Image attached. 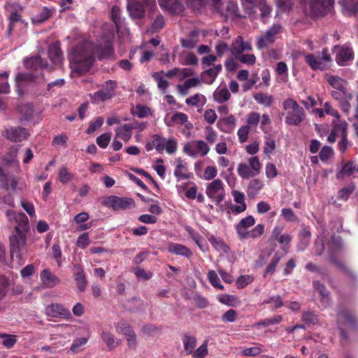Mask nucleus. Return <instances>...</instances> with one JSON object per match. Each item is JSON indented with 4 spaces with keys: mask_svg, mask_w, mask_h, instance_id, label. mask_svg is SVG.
<instances>
[{
    "mask_svg": "<svg viewBox=\"0 0 358 358\" xmlns=\"http://www.w3.org/2000/svg\"><path fill=\"white\" fill-rule=\"evenodd\" d=\"M9 221L14 220L17 225L15 226V231L10 236V256H15L19 261H22L27 253V237L25 231L28 229L29 224L27 216L22 213H17L12 210L6 212Z\"/></svg>",
    "mask_w": 358,
    "mask_h": 358,
    "instance_id": "1",
    "label": "nucleus"
},
{
    "mask_svg": "<svg viewBox=\"0 0 358 358\" xmlns=\"http://www.w3.org/2000/svg\"><path fill=\"white\" fill-rule=\"evenodd\" d=\"M71 68L79 73L90 70L94 62V45L89 41L78 44L69 57Z\"/></svg>",
    "mask_w": 358,
    "mask_h": 358,
    "instance_id": "2",
    "label": "nucleus"
},
{
    "mask_svg": "<svg viewBox=\"0 0 358 358\" xmlns=\"http://www.w3.org/2000/svg\"><path fill=\"white\" fill-rule=\"evenodd\" d=\"M339 4L347 14L358 12V0H338ZM334 4V0H310L308 8L304 7L305 12L313 15H323L329 10Z\"/></svg>",
    "mask_w": 358,
    "mask_h": 358,
    "instance_id": "3",
    "label": "nucleus"
},
{
    "mask_svg": "<svg viewBox=\"0 0 358 358\" xmlns=\"http://www.w3.org/2000/svg\"><path fill=\"white\" fill-rule=\"evenodd\" d=\"M282 108L287 112L285 123L291 126L299 125L306 117L304 109L297 102L288 98L282 102Z\"/></svg>",
    "mask_w": 358,
    "mask_h": 358,
    "instance_id": "4",
    "label": "nucleus"
},
{
    "mask_svg": "<svg viewBox=\"0 0 358 358\" xmlns=\"http://www.w3.org/2000/svg\"><path fill=\"white\" fill-rule=\"evenodd\" d=\"M304 59L313 71H325L329 67L331 62V56L326 48L315 54L306 55Z\"/></svg>",
    "mask_w": 358,
    "mask_h": 358,
    "instance_id": "5",
    "label": "nucleus"
},
{
    "mask_svg": "<svg viewBox=\"0 0 358 358\" xmlns=\"http://www.w3.org/2000/svg\"><path fill=\"white\" fill-rule=\"evenodd\" d=\"M5 8L9 12L8 16L9 24L7 32L8 36H10L16 23H24V20L21 15L24 10V7L17 2H8L5 5Z\"/></svg>",
    "mask_w": 358,
    "mask_h": 358,
    "instance_id": "6",
    "label": "nucleus"
},
{
    "mask_svg": "<svg viewBox=\"0 0 358 358\" xmlns=\"http://www.w3.org/2000/svg\"><path fill=\"white\" fill-rule=\"evenodd\" d=\"M210 151L208 143L202 140L193 141L187 143L183 146V152L189 157L196 158L205 157Z\"/></svg>",
    "mask_w": 358,
    "mask_h": 358,
    "instance_id": "7",
    "label": "nucleus"
},
{
    "mask_svg": "<svg viewBox=\"0 0 358 358\" xmlns=\"http://www.w3.org/2000/svg\"><path fill=\"white\" fill-rule=\"evenodd\" d=\"M116 88L117 83L109 80L102 85L101 90L90 94L91 101L94 103H98L99 101L108 100L114 96Z\"/></svg>",
    "mask_w": 358,
    "mask_h": 358,
    "instance_id": "8",
    "label": "nucleus"
},
{
    "mask_svg": "<svg viewBox=\"0 0 358 358\" xmlns=\"http://www.w3.org/2000/svg\"><path fill=\"white\" fill-rule=\"evenodd\" d=\"M206 194L216 204H219L224 200L225 196L223 182L217 178L208 183L206 186Z\"/></svg>",
    "mask_w": 358,
    "mask_h": 358,
    "instance_id": "9",
    "label": "nucleus"
},
{
    "mask_svg": "<svg viewBox=\"0 0 358 358\" xmlns=\"http://www.w3.org/2000/svg\"><path fill=\"white\" fill-rule=\"evenodd\" d=\"M104 205L110 207L115 210L131 209L135 207V202L132 199L110 196L104 201Z\"/></svg>",
    "mask_w": 358,
    "mask_h": 358,
    "instance_id": "10",
    "label": "nucleus"
},
{
    "mask_svg": "<svg viewBox=\"0 0 358 358\" xmlns=\"http://www.w3.org/2000/svg\"><path fill=\"white\" fill-rule=\"evenodd\" d=\"M281 29L282 27L279 24H274L266 31L264 35L259 38L257 43V48L263 49L272 44L275 41L276 36L280 32Z\"/></svg>",
    "mask_w": 358,
    "mask_h": 358,
    "instance_id": "11",
    "label": "nucleus"
},
{
    "mask_svg": "<svg viewBox=\"0 0 358 358\" xmlns=\"http://www.w3.org/2000/svg\"><path fill=\"white\" fill-rule=\"evenodd\" d=\"M333 50L336 52V61L340 66L346 65L348 61L353 59V50L348 44H344L342 46H335Z\"/></svg>",
    "mask_w": 358,
    "mask_h": 358,
    "instance_id": "12",
    "label": "nucleus"
},
{
    "mask_svg": "<svg viewBox=\"0 0 358 358\" xmlns=\"http://www.w3.org/2000/svg\"><path fill=\"white\" fill-rule=\"evenodd\" d=\"M282 227H275L272 231L271 238L282 245V249L284 252H287L292 238L288 234H282Z\"/></svg>",
    "mask_w": 358,
    "mask_h": 358,
    "instance_id": "13",
    "label": "nucleus"
},
{
    "mask_svg": "<svg viewBox=\"0 0 358 358\" xmlns=\"http://www.w3.org/2000/svg\"><path fill=\"white\" fill-rule=\"evenodd\" d=\"M45 314L52 317H61L64 319L71 318L70 310L62 304L55 303L45 307Z\"/></svg>",
    "mask_w": 358,
    "mask_h": 358,
    "instance_id": "14",
    "label": "nucleus"
},
{
    "mask_svg": "<svg viewBox=\"0 0 358 358\" xmlns=\"http://www.w3.org/2000/svg\"><path fill=\"white\" fill-rule=\"evenodd\" d=\"M342 248V241L339 236H334L328 243L327 252L329 257V261L335 266L343 268V264L334 257V255Z\"/></svg>",
    "mask_w": 358,
    "mask_h": 358,
    "instance_id": "15",
    "label": "nucleus"
},
{
    "mask_svg": "<svg viewBox=\"0 0 358 358\" xmlns=\"http://www.w3.org/2000/svg\"><path fill=\"white\" fill-rule=\"evenodd\" d=\"M174 176L178 181L187 180L192 178V174L189 172L188 164L180 157L175 159Z\"/></svg>",
    "mask_w": 358,
    "mask_h": 358,
    "instance_id": "16",
    "label": "nucleus"
},
{
    "mask_svg": "<svg viewBox=\"0 0 358 358\" xmlns=\"http://www.w3.org/2000/svg\"><path fill=\"white\" fill-rule=\"evenodd\" d=\"M255 224V219L252 215H248L241 219L238 224L235 225L236 233L241 240L245 239L250 230L248 229Z\"/></svg>",
    "mask_w": 358,
    "mask_h": 358,
    "instance_id": "17",
    "label": "nucleus"
},
{
    "mask_svg": "<svg viewBox=\"0 0 358 358\" xmlns=\"http://www.w3.org/2000/svg\"><path fill=\"white\" fill-rule=\"evenodd\" d=\"M252 50L251 43L248 41H244L242 36H237L232 42L230 52L236 57L244 51Z\"/></svg>",
    "mask_w": 358,
    "mask_h": 358,
    "instance_id": "18",
    "label": "nucleus"
},
{
    "mask_svg": "<svg viewBox=\"0 0 358 358\" xmlns=\"http://www.w3.org/2000/svg\"><path fill=\"white\" fill-rule=\"evenodd\" d=\"M7 138L11 141L20 142L27 139L29 135L27 130L20 127H10L5 131Z\"/></svg>",
    "mask_w": 358,
    "mask_h": 358,
    "instance_id": "19",
    "label": "nucleus"
},
{
    "mask_svg": "<svg viewBox=\"0 0 358 358\" xmlns=\"http://www.w3.org/2000/svg\"><path fill=\"white\" fill-rule=\"evenodd\" d=\"M100 338L108 351L115 350L121 343L120 339L116 338L111 332L106 329H103L101 331Z\"/></svg>",
    "mask_w": 358,
    "mask_h": 358,
    "instance_id": "20",
    "label": "nucleus"
},
{
    "mask_svg": "<svg viewBox=\"0 0 358 358\" xmlns=\"http://www.w3.org/2000/svg\"><path fill=\"white\" fill-rule=\"evenodd\" d=\"M160 7L171 13L178 14L183 10L180 0H159Z\"/></svg>",
    "mask_w": 358,
    "mask_h": 358,
    "instance_id": "21",
    "label": "nucleus"
},
{
    "mask_svg": "<svg viewBox=\"0 0 358 358\" xmlns=\"http://www.w3.org/2000/svg\"><path fill=\"white\" fill-rule=\"evenodd\" d=\"M187 115L181 112H176L175 113L166 114L164 117V122L167 127H173L177 125L183 124L187 122Z\"/></svg>",
    "mask_w": 358,
    "mask_h": 358,
    "instance_id": "22",
    "label": "nucleus"
},
{
    "mask_svg": "<svg viewBox=\"0 0 358 358\" xmlns=\"http://www.w3.org/2000/svg\"><path fill=\"white\" fill-rule=\"evenodd\" d=\"M350 176L358 178V164H355L352 161L344 164L336 174V177L338 179H343L345 176Z\"/></svg>",
    "mask_w": 358,
    "mask_h": 358,
    "instance_id": "23",
    "label": "nucleus"
},
{
    "mask_svg": "<svg viewBox=\"0 0 358 358\" xmlns=\"http://www.w3.org/2000/svg\"><path fill=\"white\" fill-rule=\"evenodd\" d=\"M40 277L42 284L47 288H52L59 282V279L48 269L43 270Z\"/></svg>",
    "mask_w": 358,
    "mask_h": 358,
    "instance_id": "24",
    "label": "nucleus"
},
{
    "mask_svg": "<svg viewBox=\"0 0 358 358\" xmlns=\"http://www.w3.org/2000/svg\"><path fill=\"white\" fill-rule=\"evenodd\" d=\"M127 10L133 18H141L145 12L143 4L136 0H128Z\"/></svg>",
    "mask_w": 358,
    "mask_h": 358,
    "instance_id": "25",
    "label": "nucleus"
},
{
    "mask_svg": "<svg viewBox=\"0 0 358 358\" xmlns=\"http://www.w3.org/2000/svg\"><path fill=\"white\" fill-rule=\"evenodd\" d=\"M167 250L172 254L189 258L192 256V251L185 245L176 243H171L167 246Z\"/></svg>",
    "mask_w": 358,
    "mask_h": 358,
    "instance_id": "26",
    "label": "nucleus"
},
{
    "mask_svg": "<svg viewBox=\"0 0 358 358\" xmlns=\"http://www.w3.org/2000/svg\"><path fill=\"white\" fill-rule=\"evenodd\" d=\"M325 79L336 90H339L343 92H344V90H347V81L338 76L326 74Z\"/></svg>",
    "mask_w": 358,
    "mask_h": 358,
    "instance_id": "27",
    "label": "nucleus"
},
{
    "mask_svg": "<svg viewBox=\"0 0 358 358\" xmlns=\"http://www.w3.org/2000/svg\"><path fill=\"white\" fill-rule=\"evenodd\" d=\"M48 57L55 64H59L62 62L63 55L59 42H55L49 46Z\"/></svg>",
    "mask_w": 358,
    "mask_h": 358,
    "instance_id": "28",
    "label": "nucleus"
},
{
    "mask_svg": "<svg viewBox=\"0 0 358 358\" xmlns=\"http://www.w3.org/2000/svg\"><path fill=\"white\" fill-rule=\"evenodd\" d=\"M200 31L193 30L186 38L181 39V45L188 49L194 48L201 39Z\"/></svg>",
    "mask_w": 358,
    "mask_h": 358,
    "instance_id": "29",
    "label": "nucleus"
},
{
    "mask_svg": "<svg viewBox=\"0 0 358 358\" xmlns=\"http://www.w3.org/2000/svg\"><path fill=\"white\" fill-rule=\"evenodd\" d=\"M222 69V66L221 64H217L213 68L203 71L201 74L202 81L206 84H212Z\"/></svg>",
    "mask_w": 358,
    "mask_h": 358,
    "instance_id": "30",
    "label": "nucleus"
},
{
    "mask_svg": "<svg viewBox=\"0 0 358 358\" xmlns=\"http://www.w3.org/2000/svg\"><path fill=\"white\" fill-rule=\"evenodd\" d=\"M337 321L339 325L342 323L354 325L356 324L357 317L355 313L350 310H341L337 313Z\"/></svg>",
    "mask_w": 358,
    "mask_h": 358,
    "instance_id": "31",
    "label": "nucleus"
},
{
    "mask_svg": "<svg viewBox=\"0 0 358 358\" xmlns=\"http://www.w3.org/2000/svg\"><path fill=\"white\" fill-rule=\"evenodd\" d=\"M36 76L33 73H20L15 77V83L17 92L18 94L21 95L23 94V90L22 87L23 86V83L27 81L36 80Z\"/></svg>",
    "mask_w": 358,
    "mask_h": 358,
    "instance_id": "32",
    "label": "nucleus"
},
{
    "mask_svg": "<svg viewBox=\"0 0 358 358\" xmlns=\"http://www.w3.org/2000/svg\"><path fill=\"white\" fill-rule=\"evenodd\" d=\"M200 85V80L198 78H191L185 81L182 85H177L178 92L185 96L189 93V90Z\"/></svg>",
    "mask_w": 358,
    "mask_h": 358,
    "instance_id": "33",
    "label": "nucleus"
},
{
    "mask_svg": "<svg viewBox=\"0 0 358 358\" xmlns=\"http://www.w3.org/2000/svg\"><path fill=\"white\" fill-rule=\"evenodd\" d=\"M311 233L307 228L302 229L299 234V241L297 244V250L303 251L309 245Z\"/></svg>",
    "mask_w": 358,
    "mask_h": 358,
    "instance_id": "34",
    "label": "nucleus"
},
{
    "mask_svg": "<svg viewBox=\"0 0 358 358\" xmlns=\"http://www.w3.org/2000/svg\"><path fill=\"white\" fill-rule=\"evenodd\" d=\"M213 97L216 102L224 103L230 99L231 94L225 85H220L215 90Z\"/></svg>",
    "mask_w": 358,
    "mask_h": 358,
    "instance_id": "35",
    "label": "nucleus"
},
{
    "mask_svg": "<svg viewBox=\"0 0 358 358\" xmlns=\"http://www.w3.org/2000/svg\"><path fill=\"white\" fill-rule=\"evenodd\" d=\"M132 129L129 124H124L115 129L116 137L121 138L125 142H128L132 136Z\"/></svg>",
    "mask_w": 358,
    "mask_h": 358,
    "instance_id": "36",
    "label": "nucleus"
},
{
    "mask_svg": "<svg viewBox=\"0 0 358 358\" xmlns=\"http://www.w3.org/2000/svg\"><path fill=\"white\" fill-rule=\"evenodd\" d=\"M206 103V98L201 94H195L186 99L185 103L189 106L202 107Z\"/></svg>",
    "mask_w": 358,
    "mask_h": 358,
    "instance_id": "37",
    "label": "nucleus"
},
{
    "mask_svg": "<svg viewBox=\"0 0 358 358\" xmlns=\"http://www.w3.org/2000/svg\"><path fill=\"white\" fill-rule=\"evenodd\" d=\"M24 65L27 69H44L47 66L46 62L43 61L40 56L33 57L24 61Z\"/></svg>",
    "mask_w": 358,
    "mask_h": 358,
    "instance_id": "38",
    "label": "nucleus"
},
{
    "mask_svg": "<svg viewBox=\"0 0 358 358\" xmlns=\"http://www.w3.org/2000/svg\"><path fill=\"white\" fill-rule=\"evenodd\" d=\"M327 235V232L323 230L315 240L313 247L315 255L320 256L323 254L324 250V243Z\"/></svg>",
    "mask_w": 358,
    "mask_h": 358,
    "instance_id": "39",
    "label": "nucleus"
},
{
    "mask_svg": "<svg viewBox=\"0 0 358 358\" xmlns=\"http://www.w3.org/2000/svg\"><path fill=\"white\" fill-rule=\"evenodd\" d=\"M254 99L259 104L264 107L271 106L274 101V98L272 95L261 92L255 94Z\"/></svg>",
    "mask_w": 358,
    "mask_h": 358,
    "instance_id": "40",
    "label": "nucleus"
},
{
    "mask_svg": "<svg viewBox=\"0 0 358 358\" xmlns=\"http://www.w3.org/2000/svg\"><path fill=\"white\" fill-rule=\"evenodd\" d=\"M50 15V10L44 7L38 14L31 17V22L34 24H40L49 19Z\"/></svg>",
    "mask_w": 358,
    "mask_h": 358,
    "instance_id": "41",
    "label": "nucleus"
},
{
    "mask_svg": "<svg viewBox=\"0 0 358 358\" xmlns=\"http://www.w3.org/2000/svg\"><path fill=\"white\" fill-rule=\"evenodd\" d=\"M264 187V182L259 179L255 178L250 181L248 187V194L250 196H255Z\"/></svg>",
    "mask_w": 358,
    "mask_h": 358,
    "instance_id": "42",
    "label": "nucleus"
},
{
    "mask_svg": "<svg viewBox=\"0 0 358 358\" xmlns=\"http://www.w3.org/2000/svg\"><path fill=\"white\" fill-rule=\"evenodd\" d=\"M208 241L217 251L225 253L228 252L229 247L224 243L223 240L221 239L220 238L211 236L208 238Z\"/></svg>",
    "mask_w": 358,
    "mask_h": 358,
    "instance_id": "43",
    "label": "nucleus"
},
{
    "mask_svg": "<svg viewBox=\"0 0 358 358\" xmlns=\"http://www.w3.org/2000/svg\"><path fill=\"white\" fill-rule=\"evenodd\" d=\"M237 173L238 176L243 179H248L250 178L256 176L252 171L250 166L245 163H241L238 165Z\"/></svg>",
    "mask_w": 358,
    "mask_h": 358,
    "instance_id": "44",
    "label": "nucleus"
},
{
    "mask_svg": "<svg viewBox=\"0 0 358 358\" xmlns=\"http://www.w3.org/2000/svg\"><path fill=\"white\" fill-rule=\"evenodd\" d=\"M183 345L184 349L187 354L192 353L193 350L196 347V338L188 334H185L183 336Z\"/></svg>",
    "mask_w": 358,
    "mask_h": 358,
    "instance_id": "45",
    "label": "nucleus"
},
{
    "mask_svg": "<svg viewBox=\"0 0 358 358\" xmlns=\"http://www.w3.org/2000/svg\"><path fill=\"white\" fill-rule=\"evenodd\" d=\"M275 71L278 74V80L282 83H287L288 80V68L283 62H280L276 65Z\"/></svg>",
    "mask_w": 358,
    "mask_h": 358,
    "instance_id": "46",
    "label": "nucleus"
},
{
    "mask_svg": "<svg viewBox=\"0 0 358 358\" xmlns=\"http://www.w3.org/2000/svg\"><path fill=\"white\" fill-rule=\"evenodd\" d=\"M15 335L0 333V339L2 340L1 345L7 349L12 348L17 343Z\"/></svg>",
    "mask_w": 358,
    "mask_h": 358,
    "instance_id": "47",
    "label": "nucleus"
},
{
    "mask_svg": "<svg viewBox=\"0 0 358 358\" xmlns=\"http://www.w3.org/2000/svg\"><path fill=\"white\" fill-rule=\"evenodd\" d=\"M18 110L22 115V118L25 120H31L34 115V108L32 104L26 103L18 106Z\"/></svg>",
    "mask_w": 358,
    "mask_h": 358,
    "instance_id": "48",
    "label": "nucleus"
},
{
    "mask_svg": "<svg viewBox=\"0 0 358 358\" xmlns=\"http://www.w3.org/2000/svg\"><path fill=\"white\" fill-rule=\"evenodd\" d=\"M340 127L342 130V138L338 143V148L341 152H344L349 146V142L347 139V124L344 122L340 125Z\"/></svg>",
    "mask_w": 358,
    "mask_h": 358,
    "instance_id": "49",
    "label": "nucleus"
},
{
    "mask_svg": "<svg viewBox=\"0 0 358 358\" xmlns=\"http://www.w3.org/2000/svg\"><path fill=\"white\" fill-rule=\"evenodd\" d=\"M131 113L139 118H144L150 114V109L147 106L138 104L131 109Z\"/></svg>",
    "mask_w": 358,
    "mask_h": 358,
    "instance_id": "50",
    "label": "nucleus"
},
{
    "mask_svg": "<svg viewBox=\"0 0 358 358\" xmlns=\"http://www.w3.org/2000/svg\"><path fill=\"white\" fill-rule=\"evenodd\" d=\"M164 76H165L163 72H156L153 74V78L157 81L159 89L164 92L169 86V82Z\"/></svg>",
    "mask_w": 358,
    "mask_h": 358,
    "instance_id": "51",
    "label": "nucleus"
},
{
    "mask_svg": "<svg viewBox=\"0 0 358 358\" xmlns=\"http://www.w3.org/2000/svg\"><path fill=\"white\" fill-rule=\"evenodd\" d=\"M58 178L62 183L65 184L70 182L73 179V176L69 171L66 167L63 166L59 169Z\"/></svg>",
    "mask_w": 358,
    "mask_h": 358,
    "instance_id": "52",
    "label": "nucleus"
},
{
    "mask_svg": "<svg viewBox=\"0 0 358 358\" xmlns=\"http://www.w3.org/2000/svg\"><path fill=\"white\" fill-rule=\"evenodd\" d=\"M235 59L240 61L241 63L248 66H252L256 62V57L252 54L241 53L239 55L236 56Z\"/></svg>",
    "mask_w": 358,
    "mask_h": 358,
    "instance_id": "53",
    "label": "nucleus"
},
{
    "mask_svg": "<svg viewBox=\"0 0 358 358\" xmlns=\"http://www.w3.org/2000/svg\"><path fill=\"white\" fill-rule=\"evenodd\" d=\"M208 279L210 284L215 288L219 289H223L224 286L220 283V278L216 273V272L213 270H210L208 272Z\"/></svg>",
    "mask_w": 358,
    "mask_h": 358,
    "instance_id": "54",
    "label": "nucleus"
},
{
    "mask_svg": "<svg viewBox=\"0 0 358 358\" xmlns=\"http://www.w3.org/2000/svg\"><path fill=\"white\" fill-rule=\"evenodd\" d=\"M264 232V226L262 224L256 225L252 229L250 230L248 234L245 236V239L257 238L260 237Z\"/></svg>",
    "mask_w": 358,
    "mask_h": 358,
    "instance_id": "55",
    "label": "nucleus"
},
{
    "mask_svg": "<svg viewBox=\"0 0 358 358\" xmlns=\"http://www.w3.org/2000/svg\"><path fill=\"white\" fill-rule=\"evenodd\" d=\"M248 165L250 166V169L255 175H259L262 169V164L259 162V157L257 156L252 157L248 159Z\"/></svg>",
    "mask_w": 358,
    "mask_h": 358,
    "instance_id": "56",
    "label": "nucleus"
},
{
    "mask_svg": "<svg viewBox=\"0 0 358 358\" xmlns=\"http://www.w3.org/2000/svg\"><path fill=\"white\" fill-rule=\"evenodd\" d=\"M253 280H254V278L252 275H241L237 278V280L236 281V287L238 289H243V288L245 287L248 285L252 283Z\"/></svg>",
    "mask_w": 358,
    "mask_h": 358,
    "instance_id": "57",
    "label": "nucleus"
},
{
    "mask_svg": "<svg viewBox=\"0 0 358 358\" xmlns=\"http://www.w3.org/2000/svg\"><path fill=\"white\" fill-rule=\"evenodd\" d=\"M164 150L169 155H173L178 150V141L173 138L166 139Z\"/></svg>",
    "mask_w": 358,
    "mask_h": 358,
    "instance_id": "58",
    "label": "nucleus"
},
{
    "mask_svg": "<svg viewBox=\"0 0 358 358\" xmlns=\"http://www.w3.org/2000/svg\"><path fill=\"white\" fill-rule=\"evenodd\" d=\"M74 276V280L76 282L78 290L80 292H83L85 290L87 287V279L85 273L82 274H76Z\"/></svg>",
    "mask_w": 358,
    "mask_h": 358,
    "instance_id": "59",
    "label": "nucleus"
},
{
    "mask_svg": "<svg viewBox=\"0 0 358 358\" xmlns=\"http://www.w3.org/2000/svg\"><path fill=\"white\" fill-rule=\"evenodd\" d=\"M111 18L115 24L117 31H120V10L118 6H113L111 9Z\"/></svg>",
    "mask_w": 358,
    "mask_h": 358,
    "instance_id": "60",
    "label": "nucleus"
},
{
    "mask_svg": "<svg viewBox=\"0 0 358 358\" xmlns=\"http://www.w3.org/2000/svg\"><path fill=\"white\" fill-rule=\"evenodd\" d=\"M280 260V255L275 254L265 270L264 275L272 274L275 271L276 266L279 263Z\"/></svg>",
    "mask_w": 358,
    "mask_h": 358,
    "instance_id": "61",
    "label": "nucleus"
},
{
    "mask_svg": "<svg viewBox=\"0 0 358 358\" xmlns=\"http://www.w3.org/2000/svg\"><path fill=\"white\" fill-rule=\"evenodd\" d=\"M166 139L159 135H155L152 141V145L157 152H162L164 150Z\"/></svg>",
    "mask_w": 358,
    "mask_h": 358,
    "instance_id": "62",
    "label": "nucleus"
},
{
    "mask_svg": "<svg viewBox=\"0 0 358 358\" xmlns=\"http://www.w3.org/2000/svg\"><path fill=\"white\" fill-rule=\"evenodd\" d=\"M87 338H77L73 340V343L71 346V351L73 353H78L80 351V348L84 346L87 343Z\"/></svg>",
    "mask_w": 358,
    "mask_h": 358,
    "instance_id": "63",
    "label": "nucleus"
},
{
    "mask_svg": "<svg viewBox=\"0 0 358 358\" xmlns=\"http://www.w3.org/2000/svg\"><path fill=\"white\" fill-rule=\"evenodd\" d=\"M355 185L352 184L343 187L338 192V198L344 201L348 200L350 195L355 191Z\"/></svg>",
    "mask_w": 358,
    "mask_h": 358,
    "instance_id": "64",
    "label": "nucleus"
}]
</instances>
